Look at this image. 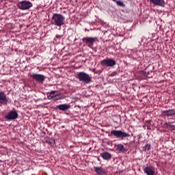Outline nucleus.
Here are the masks:
<instances>
[{
  "instance_id": "nucleus-13",
  "label": "nucleus",
  "mask_w": 175,
  "mask_h": 175,
  "mask_svg": "<svg viewBox=\"0 0 175 175\" xmlns=\"http://www.w3.org/2000/svg\"><path fill=\"white\" fill-rule=\"evenodd\" d=\"M57 109H59L61 111H66L70 109V105L69 104H61L57 105Z\"/></svg>"
},
{
  "instance_id": "nucleus-20",
  "label": "nucleus",
  "mask_w": 175,
  "mask_h": 175,
  "mask_svg": "<svg viewBox=\"0 0 175 175\" xmlns=\"http://www.w3.org/2000/svg\"><path fill=\"white\" fill-rule=\"evenodd\" d=\"M61 99V95L59 94H55L54 96H53V100H59Z\"/></svg>"
},
{
  "instance_id": "nucleus-8",
  "label": "nucleus",
  "mask_w": 175,
  "mask_h": 175,
  "mask_svg": "<svg viewBox=\"0 0 175 175\" xmlns=\"http://www.w3.org/2000/svg\"><path fill=\"white\" fill-rule=\"evenodd\" d=\"M18 117V114L16 111H10L5 116V118L8 121H13Z\"/></svg>"
},
{
  "instance_id": "nucleus-23",
  "label": "nucleus",
  "mask_w": 175,
  "mask_h": 175,
  "mask_svg": "<svg viewBox=\"0 0 175 175\" xmlns=\"http://www.w3.org/2000/svg\"><path fill=\"white\" fill-rule=\"evenodd\" d=\"M49 94H50L51 95H55V94H55V91L52 90Z\"/></svg>"
},
{
  "instance_id": "nucleus-6",
  "label": "nucleus",
  "mask_w": 175,
  "mask_h": 175,
  "mask_svg": "<svg viewBox=\"0 0 175 175\" xmlns=\"http://www.w3.org/2000/svg\"><path fill=\"white\" fill-rule=\"evenodd\" d=\"M95 40H96V38L93 37H85L82 38L83 43L88 44V47H90V49L94 45V43H95Z\"/></svg>"
},
{
  "instance_id": "nucleus-9",
  "label": "nucleus",
  "mask_w": 175,
  "mask_h": 175,
  "mask_svg": "<svg viewBox=\"0 0 175 175\" xmlns=\"http://www.w3.org/2000/svg\"><path fill=\"white\" fill-rule=\"evenodd\" d=\"M31 77L38 81V83H43L44 81V75L40 74H31Z\"/></svg>"
},
{
  "instance_id": "nucleus-3",
  "label": "nucleus",
  "mask_w": 175,
  "mask_h": 175,
  "mask_svg": "<svg viewBox=\"0 0 175 175\" xmlns=\"http://www.w3.org/2000/svg\"><path fill=\"white\" fill-rule=\"evenodd\" d=\"M111 135L115 136L117 139H121L122 140L125 137H129L128 133H125L120 130H112L111 131Z\"/></svg>"
},
{
  "instance_id": "nucleus-22",
  "label": "nucleus",
  "mask_w": 175,
  "mask_h": 175,
  "mask_svg": "<svg viewBox=\"0 0 175 175\" xmlns=\"http://www.w3.org/2000/svg\"><path fill=\"white\" fill-rule=\"evenodd\" d=\"M55 38H56V39H61V38H62V36L57 34L55 36Z\"/></svg>"
},
{
  "instance_id": "nucleus-11",
  "label": "nucleus",
  "mask_w": 175,
  "mask_h": 175,
  "mask_svg": "<svg viewBox=\"0 0 175 175\" xmlns=\"http://www.w3.org/2000/svg\"><path fill=\"white\" fill-rule=\"evenodd\" d=\"M150 3L155 5V6H161L165 8V0H150Z\"/></svg>"
},
{
  "instance_id": "nucleus-26",
  "label": "nucleus",
  "mask_w": 175,
  "mask_h": 175,
  "mask_svg": "<svg viewBox=\"0 0 175 175\" xmlns=\"http://www.w3.org/2000/svg\"><path fill=\"white\" fill-rule=\"evenodd\" d=\"M148 77L150 79L151 77H150V76H148Z\"/></svg>"
},
{
  "instance_id": "nucleus-15",
  "label": "nucleus",
  "mask_w": 175,
  "mask_h": 175,
  "mask_svg": "<svg viewBox=\"0 0 175 175\" xmlns=\"http://www.w3.org/2000/svg\"><path fill=\"white\" fill-rule=\"evenodd\" d=\"M163 126V128H165V129H169L170 131H175V125L172 124L170 122H165Z\"/></svg>"
},
{
  "instance_id": "nucleus-5",
  "label": "nucleus",
  "mask_w": 175,
  "mask_h": 175,
  "mask_svg": "<svg viewBox=\"0 0 175 175\" xmlns=\"http://www.w3.org/2000/svg\"><path fill=\"white\" fill-rule=\"evenodd\" d=\"M116 64V59L111 58H107L100 62L102 66H107L109 68H113V66H115Z\"/></svg>"
},
{
  "instance_id": "nucleus-27",
  "label": "nucleus",
  "mask_w": 175,
  "mask_h": 175,
  "mask_svg": "<svg viewBox=\"0 0 175 175\" xmlns=\"http://www.w3.org/2000/svg\"><path fill=\"white\" fill-rule=\"evenodd\" d=\"M85 31H89L88 29H85Z\"/></svg>"
},
{
  "instance_id": "nucleus-16",
  "label": "nucleus",
  "mask_w": 175,
  "mask_h": 175,
  "mask_svg": "<svg viewBox=\"0 0 175 175\" xmlns=\"http://www.w3.org/2000/svg\"><path fill=\"white\" fill-rule=\"evenodd\" d=\"M101 158L105 159V161H109V159H111V154L107 152H103L100 154Z\"/></svg>"
},
{
  "instance_id": "nucleus-2",
  "label": "nucleus",
  "mask_w": 175,
  "mask_h": 175,
  "mask_svg": "<svg viewBox=\"0 0 175 175\" xmlns=\"http://www.w3.org/2000/svg\"><path fill=\"white\" fill-rule=\"evenodd\" d=\"M32 6H33L32 2L27 0L19 1L18 3V8L21 10H29Z\"/></svg>"
},
{
  "instance_id": "nucleus-14",
  "label": "nucleus",
  "mask_w": 175,
  "mask_h": 175,
  "mask_svg": "<svg viewBox=\"0 0 175 175\" xmlns=\"http://www.w3.org/2000/svg\"><path fill=\"white\" fill-rule=\"evenodd\" d=\"M94 169L96 173L98 175H105L106 174V170L99 167H94Z\"/></svg>"
},
{
  "instance_id": "nucleus-24",
  "label": "nucleus",
  "mask_w": 175,
  "mask_h": 175,
  "mask_svg": "<svg viewBox=\"0 0 175 175\" xmlns=\"http://www.w3.org/2000/svg\"><path fill=\"white\" fill-rule=\"evenodd\" d=\"M117 75V72H114L111 74V76H116Z\"/></svg>"
},
{
  "instance_id": "nucleus-21",
  "label": "nucleus",
  "mask_w": 175,
  "mask_h": 175,
  "mask_svg": "<svg viewBox=\"0 0 175 175\" xmlns=\"http://www.w3.org/2000/svg\"><path fill=\"white\" fill-rule=\"evenodd\" d=\"M55 95L51 94V93H47V98L48 99H54Z\"/></svg>"
},
{
  "instance_id": "nucleus-17",
  "label": "nucleus",
  "mask_w": 175,
  "mask_h": 175,
  "mask_svg": "<svg viewBox=\"0 0 175 175\" xmlns=\"http://www.w3.org/2000/svg\"><path fill=\"white\" fill-rule=\"evenodd\" d=\"M116 150L118 151H120V152H126V149L124 146V145L119 144L116 146Z\"/></svg>"
},
{
  "instance_id": "nucleus-1",
  "label": "nucleus",
  "mask_w": 175,
  "mask_h": 175,
  "mask_svg": "<svg viewBox=\"0 0 175 175\" xmlns=\"http://www.w3.org/2000/svg\"><path fill=\"white\" fill-rule=\"evenodd\" d=\"M52 24L56 27H62L65 25V16L61 14H54L52 16Z\"/></svg>"
},
{
  "instance_id": "nucleus-4",
  "label": "nucleus",
  "mask_w": 175,
  "mask_h": 175,
  "mask_svg": "<svg viewBox=\"0 0 175 175\" xmlns=\"http://www.w3.org/2000/svg\"><path fill=\"white\" fill-rule=\"evenodd\" d=\"M77 77L79 81H83V83H85V84H88V83L91 82V77L88 74L84 72H78Z\"/></svg>"
},
{
  "instance_id": "nucleus-12",
  "label": "nucleus",
  "mask_w": 175,
  "mask_h": 175,
  "mask_svg": "<svg viewBox=\"0 0 175 175\" xmlns=\"http://www.w3.org/2000/svg\"><path fill=\"white\" fill-rule=\"evenodd\" d=\"M163 114L165 117H175V109H168L163 111Z\"/></svg>"
},
{
  "instance_id": "nucleus-25",
  "label": "nucleus",
  "mask_w": 175,
  "mask_h": 175,
  "mask_svg": "<svg viewBox=\"0 0 175 175\" xmlns=\"http://www.w3.org/2000/svg\"><path fill=\"white\" fill-rule=\"evenodd\" d=\"M145 76H147L146 72H145Z\"/></svg>"
},
{
  "instance_id": "nucleus-19",
  "label": "nucleus",
  "mask_w": 175,
  "mask_h": 175,
  "mask_svg": "<svg viewBox=\"0 0 175 175\" xmlns=\"http://www.w3.org/2000/svg\"><path fill=\"white\" fill-rule=\"evenodd\" d=\"M150 148H151V145L148 144L145 146H144L143 150H144V151L146 152V151L150 150Z\"/></svg>"
},
{
  "instance_id": "nucleus-10",
  "label": "nucleus",
  "mask_w": 175,
  "mask_h": 175,
  "mask_svg": "<svg viewBox=\"0 0 175 175\" xmlns=\"http://www.w3.org/2000/svg\"><path fill=\"white\" fill-rule=\"evenodd\" d=\"M8 97L4 92L0 91V105H8Z\"/></svg>"
},
{
  "instance_id": "nucleus-18",
  "label": "nucleus",
  "mask_w": 175,
  "mask_h": 175,
  "mask_svg": "<svg viewBox=\"0 0 175 175\" xmlns=\"http://www.w3.org/2000/svg\"><path fill=\"white\" fill-rule=\"evenodd\" d=\"M113 2H116V4L118 6H121L122 8H125V4L121 1H117V0H112Z\"/></svg>"
},
{
  "instance_id": "nucleus-7",
  "label": "nucleus",
  "mask_w": 175,
  "mask_h": 175,
  "mask_svg": "<svg viewBox=\"0 0 175 175\" xmlns=\"http://www.w3.org/2000/svg\"><path fill=\"white\" fill-rule=\"evenodd\" d=\"M143 170L146 175H155V167L152 165H147L146 167H143Z\"/></svg>"
}]
</instances>
